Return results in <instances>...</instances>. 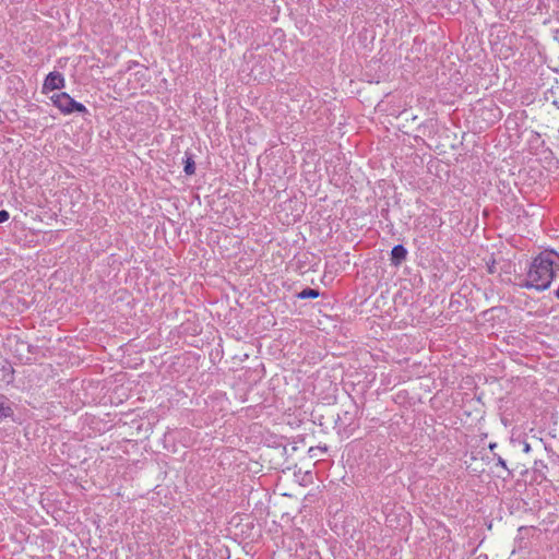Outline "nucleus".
<instances>
[{
  "label": "nucleus",
  "mask_w": 559,
  "mask_h": 559,
  "mask_svg": "<svg viewBox=\"0 0 559 559\" xmlns=\"http://www.w3.org/2000/svg\"><path fill=\"white\" fill-rule=\"evenodd\" d=\"M555 266L559 267V254L554 250L540 252L531 262L526 278L519 284L520 287L539 292L548 289L555 276Z\"/></svg>",
  "instance_id": "f257e3e1"
},
{
  "label": "nucleus",
  "mask_w": 559,
  "mask_h": 559,
  "mask_svg": "<svg viewBox=\"0 0 559 559\" xmlns=\"http://www.w3.org/2000/svg\"><path fill=\"white\" fill-rule=\"evenodd\" d=\"M50 99H51L52 104L64 115H69V114L75 112V111L81 112V114L87 112V109L83 104L74 100L66 92L53 94L50 97Z\"/></svg>",
  "instance_id": "f03ea898"
},
{
  "label": "nucleus",
  "mask_w": 559,
  "mask_h": 559,
  "mask_svg": "<svg viewBox=\"0 0 559 559\" xmlns=\"http://www.w3.org/2000/svg\"><path fill=\"white\" fill-rule=\"evenodd\" d=\"M64 87V78L60 72L53 71L50 72L43 84V92L46 93L48 91L60 90Z\"/></svg>",
  "instance_id": "7ed1b4c3"
},
{
  "label": "nucleus",
  "mask_w": 559,
  "mask_h": 559,
  "mask_svg": "<svg viewBox=\"0 0 559 559\" xmlns=\"http://www.w3.org/2000/svg\"><path fill=\"white\" fill-rule=\"evenodd\" d=\"M407 258V250L403 245H396L391 250V264L399 266Z\"/></svg>",
  "instance_id": "20e7f679"
},
{
  "label": "nucleus",
  "mask_w": 559,
  "mask_h": 559,
  "mask_svg": "<svg viewBox=\"0 0 559 559\" xmlns=\"http://www.w3.org/2000/svg\"><path fill=\"white\" fill-rule=\"evenodd\" d=\"M14 414L13 408L9 402V399L0 395V418L12 417Z\"/></svg>",
  "instance_id": "39448f33"
},
{
  "label": "nucleus",
  "mask_w": 559,
  "mask_h": 559,
  "mask_svg": "<svg viewBox=\"0 0 559 559\" xmlns=\"http://www.w3.org/2000/svg\"><path fill=\"white\" fill-rule=\"evenodd\" d=\"M320 296V292L313 288H305L300 293L297 294V297L300 299H314Z\"/></svg>",
  "instance_id": "423d86ee"
},
{
  "label": "nucleus",
  "mask_w": 559,
  "mask_h": 559,
  "mask_svg": "<svg viewBox=\"0 0 559 559\" xmlns=\"http://www.w3.org/2000/svg\"><path fill=\"white\" fill-rule=\"evenodd\" d=\"M183 170L188 176H191L195 173V164L191 156L186 158Z\"/></svg>",
  "instance_id": "0eeeda50"
},
{
  "label": "nucleus",
  "mask_w": 559,
  "mask_h": 559,
  "mask_svg": "<svg viewBox=\"0 0 559 559\" xmlns=\"http://www.w3.org/2000/svg\"><path fill=\"white\" fill-rule=\"evenodd\" d=\"M495 457L497 459V465L501 466L508 472V476H512L511 471L507 467L506 461L498 454H495Z\"/></svg>",
  "instance_id": "6e6552de"
},
{
  "label": "nucleus",
  "mask_w": 559,
  "mask_h": 559,
  "mask_svg": "<svg viewBox=\"0 0 559 559\" xmlns=\"http://www.w3.org/2000/svg\"><path fill=\"white\" fill-rule=\"evenodd\" d=\"M487 271L489 274L496 273V260L493 258H490V260L487 261Z\"/></svg>",
  "instance_id": "1a4fd4ad"
},
{
  "label": "nucleus",
  "mask_w": 559,
  "mask_h": 559,
  "mask_svg": "<svg viewBox=\"0 0 559 559\" xmlns=\"http://www.w3.org/2000/svg\"><path fill=\"white\" fill-rule=\"evenodd\" d=\"M313 451H320V452L324 453V452L328 451V448H326V445H324V447H311L309 449V455L311 457H314V454H312Z\"/></svg>",
  "instance_id": "9d476101"
},
{
  "label": "nucleus",
  "mask_w": 559,
  "mask_h": 559,
  "mask_svg": "<svg viewBox=\"0 0 559 559\" xmlns=\"http://www.w3.org/2000/svg\"><path fill=\"white\" fill-rule=\"evenodd\" d=\"M9 217H10V214L8 211H5V210L0 211V223L7 222L9 219Z\"/></svg>",
  "instance_id": "9b49d317"
},
{
  "label": "nucleus",
  "mask_w": 559,
  "mask_h": 559,
  "mask_svg": "<svg viewBox=\"0 0 559 559\" xmlns=\"http://www.w3.org/2000/svg\"><path fill=\"white\" fill-rule=\"evenodd\" d=\"M523 451H524V452H526V453H528V452L531 451V445H530V443L524 442Z\"/></svg>",
  "instance_id": "f8f14e48"
},
{
  "label": "nucleus",
  "mask_w": 559,
  "mask_h": 559,
  "mask_svg": "<svg viewBox=\"0 0 559 559\" xmlns=\"http://www.w3.org/2000/svg\"><path fill=\"white\" fill-rule=\"evenodd\" d=\"M496 447H497V444H496V443H490V444H489V449H490L491 451H492Z\"/></svg>",
  "instance_id": "ddd939ff"
},
{
  "label": "nucleus",
  "mask_w": 559,
  "mask_h": 559,
  "mask_svg": "<svg viewBox=\"0 0 559 559\" xmlns=\"http://www.w3.org/2000/svg\"><path fill=\"white\" fill-rule=\"evenodd\" d=\"M555 294H556V297L559 299V286Z\"/></svg>",
  "instance_id": "4468645a"
},
{
  "label": "nucleus",
  "mask_w": 559,
  "mask_h": 559,
  "mask_svg": "<svg viewBox=\"0 0 559 559\" xmlns=\"http://www.w3.org/2000/svg\"><path fill=\"white\" fill-rule=\"evenodd\" d=\"M554 105L557 106L559 108V102L555 100L554 102Z\"/></svg>",
  "instance_id": "2eb2a0df"
},
{
  "label": "nucleus",
  "mask_w": 559,
  "mask_h": 559,
  "mask_svg": "<svg viewBox=\"0 0 559 559\" xmlns=\"http://www.w3.org/2000/svg\"><path fill=\"white\" fill-rule=\"evenodd\" d=\"M345 418H348L349 412H345Z\"/></svg>",
  "instance_id": "dca6fc26"
},
{
  "label": "nucleus",
  "mask_w": 559,
  "mask_h": 559,
  "mask_svg": "<svg viewBox=\"0 0 559 559\" xmlns=\"http://www.w3.org/2000/svg\"><path fill=\"white\" fill-rule=\"evenodd\" d=\"M345 418H348L349 412H345Z\"/></svg>",
  "instance_id": "f3484780"
}]
</instances>
